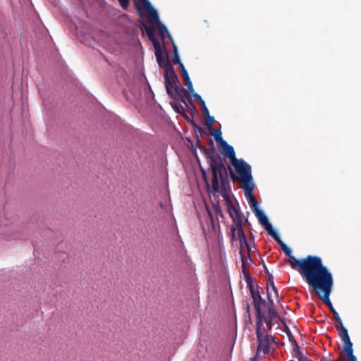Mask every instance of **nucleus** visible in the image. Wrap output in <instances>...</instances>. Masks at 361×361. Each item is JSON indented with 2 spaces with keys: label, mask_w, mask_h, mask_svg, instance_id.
Masks as SVG:
<instances>
[{
  "label": "nucleus",
  "mask_w": 361,
  "mask_h": 361,
  "mask_svg": "<svg viewBox=\"0 0 361 361\" xmlns=\"http://www.w3.org/2000/svg\"><path fill=\"white\" fill-rule=\"evenodd\" d=\"M198 130H199V132H202L203 131L202 128H200V127L198 128Z\"/></svg>",
  "instance_id": "obj_46"
},
{
  "label": "nucleus",
  "mask_w": 361,
  "mask_h": 361,
  "mask_svg": "<svg viewBox=\"0 0 361 361\" xmlns=\"http://www.w3.org/2000/svg\"><path fill=\"white\" fill-rule=\"evenodd\" d=\"M274 319H275V317H266L264 316V314H263L262 323L263 322L266 323L268 330H269V331L271 329V328L274 325V324H273Z\"/></svg>",
  "instance_id": "obj_23"
},
{
  "label": "nucleus",
  "mask_w": 361,
  "mask_h": 361,
  "mask_svg": "<svg viewBox=\"0 0 361 361\" xmlns=\"http://www.w3.org/2000/svg\"><path fill=\"white\" fill-rule=\"evenodd\" d=\"M321 361H336L332 358L331 354L329 353L326 356H322L320 359Z\"/></svg>",
  "instance_id": "obj_36"
},
{
  "label": "nucleus",
  "mask_w": 361,
  "mask_h": 361,
  "mask_svg": "<svg viewBox=\"0 0 361 361\" xmlns=\"http://www.w3.org/2000/svg\"><path fill=\"white\" fill-rule=\"evenodd\" d=\"M150 40L153 43V45H154V47L155 49V53L161 52V45H160L159 42L157 39H156L154 37L153 39H150Z\"/></svg>",
  "instance_id": "obj_30"
},
{
  "label": "nucleus",
  "mask_w": 361,
  "mask_h": 361,
  "mask_svg": "<svg viewBox=\"0 0 361 361\" xmlns=\"http://www.w3.org/2000/svg\"><path fill=\"white\" fill-rule=\"evenodd\" d=\"M135 6H136V8L137 10H140L141 9V8H140V5L138 4V3H135Z\"/></svg>",
  "instance_id": "obj_44"
},
{
  "label": "nucleus",
  "mask_w": 361,
  "mask_h": 361,
  "mask_svg": "<svg viewBox=\"0 0 361 361\" xmlns=\"http://www.w3.org/2000/svg\"><path fill=\"white\" fill-rule=\"evenodd\" d=\"M201 172L204 181L206 182L207 184H208L206 171L202 168H201Z\"/></svg>",
  "instance_id": "obj_38"
},
{
  "label": "nucleus",
  "mask_w": 361,
  "mask_h": 361,
  "mask_svg": "<svg viewBox=\"0 0 361 361\" xmlns=\"http://www.w3.org/2000/svg\"><path fill=\"white\" fill-rule=\"evenodd\" d=\"M288 257L286 262L293 269H298L309 287L329 271L318 256L307 255L300 259H297L292 254Z\"/></svg>",
  "instance_id": "obj_2"
},
{
  "label": "nucleus",
  "mask_w": 361,
  "mask_h": 361,
  "mask_svg": "<svg viewBox=\"0 0 361 361\" xmlns=\"http://www.w3.org/2000/svg\"><path fill=\"white\" fill-rule=\"evenodd\" d=\"M336 329L339 331V336L343 342V347L353 346V343L350 341L348 330L344 327H338V325H335Z\"/></svg>",
  "instance_id": "obj_11"
},
{
  "label": "nucleus",
  "mask_w": 361,
  "mask_h": 361,
  "mask_svg": "<svg viewBox=\"0 0 361 361\" xmlns=\"http://www.w3.org/2000/svg\"><path fill=\"white\" fill-rule=\"evenodd\" d=\"M242 271L245 277V279H246V282H247V285L248 284V281L250 283H252V279L250 277V273H249V271L247 268V266H245V267H242Z\"/></svg>",
  "instance_id": "obj_29"
},
{
  "label": "nucleus",
  "mask_w": 361,
  "mask_h": 361,
  "mask_svg": "<svg viewBox=\"0 0 361 361\" xmlns=\"http://www.w3.org/2000/svg\"><path fill=\"white\" fill-rule=\"evenodd\" d=\"M267 289V298H268V303H267V309H268V317H279L278 312L275 309V306L274 304L273 300L270 298L269 293V289Z\"/></svg>",
  "instance_id": "obj_16"
},
{
  "label": "nucleus",
  "mask_w": 361,
  "mask_h": 361,
  "mask_svg": "<svg viewBox=\"0 0 361 361\" xmlns=\"http://www.w3.org/2000/svg\"><path fill=\"white\" fill-rule=\"evenodd\" d=\"M343 351L348 356L349 361H357L356 356L353 355V346L343 347Z\"/></svg>",
  "instance_id": "obj_20"
},
{
  "label": "nucleus",
  "mask_w": 361,
  "mask_h": 361,
  "mask_svg": "<svg viewBox=\"0 0 361 361\" xmlns=\"http://www.w3.org/2000/svg\"><path fill=\"white\" fill-rule=\"evenodd\" d=\"M206 118V125L209 130H213L212 124L214 122V118L209 115L208 116H205Z\"/></svg>",
  "instance_id": "obj_26"
},
{
  "label": "nucleus",
  "mask_w": 361,
  "mask_h": 361,
  "mask_svg": "<svg viewBox=\"0 0 361 361\" xmlns=\"http://www.w3.org/2000/svg\"><path fill=\"white\" fill-rule=\"evenodd\" d=\"M268 284H269L271 286L272 290L275 293L276 296H278V290H277L276 287L274 285V279L271 275L269 276V277H268L267 285Z\"/></svg>",
  "instance_id": "obj_28"
},
{
  "label": "nucleus",
  "mask_w": 361,
  "mask_h": 361,
  "mask_svg": "<svg viewBox=\"0 0 361 361\" xmlns=\"http://www.w3.org/2000/svg\"><path fill=\"white\" fill-rule=\"evenodd\" d=\"M334 318L336 319V322H337V324L336 325H338V327H342V326H344L343 324V322H342V319L340 317L339 314L338 312H335V317Z\"/></svg>",
  "instance_id": "obj_33"
},
{
  "label": "nucleus",
  "mask_w": 361,
  "mask_h": 361,
  "mask_svg": "<svg viewBox=\"0 0 361 361\" xmlns=\"http://www.w3.org/2000/svg\"><path fill=\"white\" fill-rule=\"evenodd\" d=\"M235 232L237 233V237L238 239L242 238L244 240V238H245V234L244 233V231L243 229L242 223H239L235 225H233L231 227V233H232V239L235 238Z\"/></svg>",
  "instance_id": "obj_14"
},
{
  "label": "nucleus",
  "mask_w": 361,
  "mask_h": 361,
  "mask_svg": "<svg viewBox=\"0 0 361 361\" xmlns=\"http://www.w3.org/2000/svg\"><path fill=\"white\" fill-rule=\"evenodd\" d=\"M159 66L164 70V74L174 71L168 57H164L161 52L155 53Z\"/></svg>",
  "instance_id": "obj_8"
},
{
  "label": "nucleus",
  "mask_w": 361,
  "mask_h": 361,
  "mask_svg": "<svg viewBox=\"0 0 361 361\" xmlns=\"http://www.w3.org/2000/svg\"><path fill=\"white\" fill-rule=\"evenodd\" d=\"M157 27L159 30V34L161 39L164 41L166 37H171L166 27L163 25L161 22H159Z\"/></svg>",
  "instance_id": "obj_19"
},
{
  "label": "nucleus",
  "mask_w": 361,
  "mask_h": 361,
  "mask_svg": "<svg viewBox=\"0 0 361 361\" xmlns=\"http://www.w3.org/2000/svg\"><path fill=\"white\" fill-rule=\"evenodd\" d=\"M229 215L233 220V225L242 223V214L238 209L233 205H230L228 208Z\"/></svg>",
  "instance_id": "obj_12"
},
{
  "label": "nucleus",
  "mask_w": 361,
  "mask_h": 361,
  "mask_svg": "<svg viewBox=\"0 0 361 361\" xmlns=\"http://www.w3.org/2000/svg\"><path fill=\"white\" fill-rule=\"evenodd\" d=\"M173 62L175 64H178L180 61V57L178 53V48L176 45L173 43Z\"/></svg>",
  "instance_id": "obj_24"
},
{
  "label": "nucleus",
  "mask_w": 361,
  "mask_h": 361,
  "mask_svg": "<svg viewBox=\"0 0 361 361\" xmlns=\"http://www.w3.org/2000/svg\"><path fill=\"white\" fill-rule=\"evenodd\" d=\"M209 142V147L200 144L198 147L204 154L212 172V190L214 192H219L221 190V193H224L226 191L227 185L229 183L227 169L223 161L219 159L213 141L210 140ZM222 195H224V194Z\"/></svg>",
  "instance_id": "obj_1"
},
{
  "label": "nucleus",
  "mask_w": 361,
  "mask_h": 361,
  "mask_svg": "<svg viewBox=\"0 0 361 361\" xmlns=\"http://www.w3.org/2000/svg\"><path fill=\"white\" fill-rule=\"evenodd\" d=\"M181 74H182L183 79L185 78V77H188L189 76L188 73L186 71V69L184 70V71H181Z\"/></svg>",
  "instance_id": "obj_41"
},
{
  "label": "nucleus",
  "mask_w": 361,
  "mask_h": 361,
  "mask_svg": "<svg viewBox=\"0 0 361 361\" xmlns=\"http://www.w3.org/2000/svg\"><path fill=\"white\" fill-rule=\"evenodd\" d=\"M164 85L167 94L170 97L176 98L182 94L181 102L187 105L185 99H190L189 94L184 87H183L179 82L178 77L175 70L164 74Z\"/></svg>",
  "instance_id": "obj_5"
},
{
  "label": "nucleus",
  "mask_w": 361,
  "mask_h": 361,
  "mask_svg": "<svg viewBox=\"0 0 361 361\" xmlns=\"http://www.w3.org/2000/svg\"><path fill=\"white\" fill-rule=\"evenodd\" d=\"M247 286L250 290V296L252 299V304L256 311V321H261L263 317L261 305H265L266 301L262 298L258 290V286H255L252 283H250L249 281Z\"/></svg>",
  "instance_id": "obj_7"
},
{
  "label": "nucleus",
  "mask_w": 361,
  "mask_h": 361,
  "mask_svg": "<svg viewBox=\"0 0 361 361\" xmlns=\"http://www.w3.org/2000/svg\"><path fill=\"white\" fill-rule=\"evenodd\" d=\"M247 312H250V305H249V304H247Z\"/></svg>",
  "instance_id": "obj_45"
},
{
  "label": "nucleus",
  "mask_w": 361,
  "mask_h": 361,
  "mask_svg": "<svg viewBox=\"0 0 361 361\" xmlns=\"http://www.w3.org/2000/svg\"><path fill=\"white\" fill-rule=\"evenodd\" d=\"M183 80H184V84L188 88V92L190 93V94H193V92H194V88H193V86H192V83L190 80V77H185V78H183Z\"/></svg>",
  "instance_id": "obj_22"
},
{
  "label": "nucleus",
  "mask_w": 361,
  "mask_h": 361,
  "mask_svg": "<svg viewBox=\"0 0 361 361\" xmlns=\"http://www.w3.org/2000/svg\"><path fill=\"white\" fill-rule=\"evenodd\" d=\"M172 101L171 102V106L172 108L178 114L183 115L184 109L182 104L179 102V99L181 100L182 96H177L176 98L171 97Z\"/></svg>",
  "instance_id": "obj_15"
},
{
  "label": "nucleus",
  "mask_w": 361,
  "mask_h": 361,
  "mask_svg": "<svg viewBox=\"0 0 361 361\" xmlns=\"http://www.w3.org/2000/svg\"><path fill=\"white\" fill-rule=\"evenodd\" d=\"M211 133H212V135H214V139L215 140L219 142L220 145H221V143L223 142H226L221 137V132L220 130H215L214 128H213V130H210Z\"/></svg>",
  "instance_id": "obj_21"
},
{
  "label": "nucleus",
  "mask_w": 361,
  "mask_h": 361,
  "mask_svg": "<svg viewBox=\"0 0 361 361\" xmlns=\"http://www.w3.org/2000/svg\"><path fill=\"white\" fill-rule=\"evenodd\" d=\"M245 195L247 197L249 204L252 211L259 208V204L255 196L253 195L254 184L246 185L244 188Z\"/></svg>",
  "instance_id": "obj_9"
},
{
  "label": "nucleus",
  "mask_w": 361,
  "mask_h": 361,
  "mask_svg": "<svg viewBox=\"0 0 361 361\" xmlns=\"http://www.w3.org/2000/svg\"><path fill=\"white\" fill-rule=\"evenodd\" d=\"M145 31L149 39H153L154 37V29L151 27L145 26Z\"/></svg>",
  "instance_id": "obj_31"
},
{
  "label": "nucleus",
  "mask_w": 361,
  "mask_h": 361,
  "mask_svg": "<svg viewBox=\"0 0 361 361\" xmlns=\"http://www.w3.org/2000/svg\"><path fill=\"white\" fill-rule=\"evenodd\" d=\"M334 286V279L331 273L329 271L311 286L309 287L310 293L314 292L330 309L335 317L337 312L330 301L331 295Z\"/></svg>",
  "instance_id": "obj_3"
},
{
  "label": "nucleus",
  "mask_w": 361,
  "mask_h": 361,
  "mask_svg": "<svg viewBox=\"0 0 361 361\" xmlns=\"http://www.w3.org/2000/svg\"><path fill=\"white\" fill-rule=\"evenodd\" d=\"M123 9H126L129 6V0H118Z\"/></svg>",
  "instance_id": "obj_34"
},
{
  "label": "nucleus",
  "mask_w": 361,
  "mask_h": 361,
  "mask_svg": "<svg viewBox=\"0 0 361 361\" xmlns=\"http://www.w3.org/2000/svg\"><path fill=\"white\" fill-rule=\"evenodd\" d=\"M221 146L224 150L225 156L229 159L231 163H233V161L238 159L235 157V152L234 151L233 147L231 145H228L226 141L223 142Z\"/></svg>",
  "instance_id": "obj_10"
},
{
  "label": "nucleus",
  "mask_w": 361,
  "mask_h": 361,
  "mask_svg": "<svg viewBox=\"0 0 361 361\" xmlns=\"http://www.w3.org/2000/svg\"><path fill=\"white\" fill-rule=\"evenodd\" d=\"M238 240H239V243H240V250L239 251H243L244 252V246H246L247 247V250H248L249 252L251 251V248H250V245L247 243V240L246 237L244 238V240L240 238V239H238Z\"/></svg>",
  "instance_id": "obj_25"
},
{
  "label": "nucleus",
  "mask_w": 361,
  "mask_h": 361,
  "mask_svg": "<svg viewBox=\"0 0 361 361\" xmlns=\"http://www.w3.org/2000/svg\"><path fill=\"white\" fill-rule=\"evenodd\" d=\"M253 212H255V216L258 218V220H260L261 219L266 216L264 213L259 208Z\"/></svg>",
  "instance_id": "obj_32"
},
{
  "label": "nucleus",
  "mask_w": 361,
  "mask_h": 361,
  "mask_svg": "<svg viewBox=\"0 0 361 361\" xmlns=\"http://www.w3.org/2000/svg\"><path fill=\"white\" fill-rule=\"evenodd\" d=\"M193 97L199 102V103L200 102V101L202 100V98L201 97V96L200 94H198L197 93L195 92V91L193 92V94H192Z\"/></svg>",
  "instance_id": "obj_37"
},
{
  "label": "nucleus",
  "mask_w": 361,
  "mask_h": 361,
  "mask_svg": "<svg viewBox=\"0 0 361 361\" xmlns=\"http://www.w3.org/2000/svg\"><path fill=\"white\" fill-rule=\"evenodd\" d=\"M200 104L202 106V109H203L204 107L207 106L206 104H205V102H204V101L203 99L202 101H200Z\"/></svg>",
  "instance_id": "obj_43"
},
{
  "label": "nucleus",
  "mask_w": 361,
  "mask_h": 361,
  "mask_svg": "<svg viewBox=\"0 0 361 361\" xmlns=\"http://www.w3.org/2000/svg\"><path fill=\"white\" fill-rule=\"evenodd\" d=\"M240 255V261H241V266L245 267L247 266V263L248 260H250V255L248 256V258L246 257V256L244 254L243 251H239Z\"/></svg>",
  "instance_id": "obj_27"
},
{
  "label": "nucleus",
  "mask_w": 361,
  "mask_h": 361,
  "mask_svg": "<svg viewBox=\"0 0 361 361\" xmlns=\"http://www.w3.org/2000/svg\"><path fill=\"white\" fill-rule=\"evenodd\" d=\"M295 357L299 360V361H305L306 360V358L305 357V356L302 355V353L301 352H300L299 350H298L296 353H295Z\"/></svg>",
  "instance_id": "obj_35"
},
{
  "label": "nucleus",
  "mask_w": 361,
  "mask_h": 361,
  "mask_svg": "<svg viewBox=\"0 0 361 361\" xmlns=\"http://www.w3.org/2000/svg\"><path fill=\"white\" fill-rule=\"evenodd\" d=\"M235 173L238 174L236 176L231 171V177L233 180H238L246 185H252V176L251 173V166L243 159H237L231 163Z\"/></svg>",
  "instance_id": "obj_6"
},
{
  "label": "nucleus",
  "mask_w": 361,
  "mask_h": 361,
  "mask_svg": "<svg viewBox=\"0 0 361 361\" xmlns=\"http://www.w3.org/2000/svg\"><path fill=\"white\" fill-rule=\"evenodd\" d=\"M202 111H203V114H204V116H208L209 115V109L207 106L204 107L202 109Z\"/></svg>",
  "instance_id": "obj_39"
},
{
  "label": "nucleus",
  "mask_w": 361,
  "mask_h": 361,
  "mask_svg": "<svg viewBox=\"0 0 361 361\" xmlns=\"http://www.w3.org/2000/svg\"><path fill=\"white\" fill-rule=\"evenodd\" d=\"M272 238L281 246L282 250L287 256L290 255L292 254L291 249L283 242V240L279 236L278 233L275 234L274 236H272Z\"/></svg>",
  "instance_id": "obj_18"
},
{
  "label": "nucleus",
  "mask_w": 361,
  "mask_h": 361,
  "mask_svg": "<svg viewBox=\"0 0 361 361\" xmlns=\"http://www.w3.org/2000/svg\"><path fill=\"white\" fill-rule=\"evenodd\" d=\"M178 65V66H179V68L180 69V72L182 71L185 70V68L184 65L181 62H180Z\"/></svg>",
  "instance_id": "obj_42"
},
{
  "label": "nucleus",
  "mask_w": 361,
  "mask_h": 361,
  "mask_svg": "<svg viewBox=\"0 0 361 361\" xmlns=\"http://www.w3.org/2000/svg\"><path fill=\"white\" fill-rule=\"evenodd\" d=\"M143 4L144 7L149 11V16L152 20L156 22L157 25H158L159 22H160L159 19V16L155 9H154L150 3L147 0H140Z\"/></svg>",
  "instance_id": "obj_13"
},
{
  "label": "nucleus",
  "mask_w": 361,
  "mask_h": 361,
  "mask_svg": "<svg viewBox=\"0 0 361 361\" xmlns=\"http://www.w3.org/2000/svg\"><path fill=\"white\" fill-rule=\"evenodd\" d=\"M259 221L267 231L268 234L270 235L271 237L274 236V235L277 233V232L274 230L271 224L269 222L267 216L261 219L260 220H259Z\"/></svg>",
  "instance_id": "obj_17"
},
{
  "label": "nucleus",
  "mask_w": 361,
  "mask_h": 361,
  "mask_svg": "<svg viewBox=\"0 0 361 361\" xmlns=\"http://www.w3.org/2000/svg\"><path fill=\"white\" fill-rule=\"evenodd\" d=\"M256 336L257 354L269 355L274 351V345H276V338L265 331L262 320L256 321Z\"/></svg>",
  "instance_id": "obj_4"
},
{
  "label": "nucleus",
  "mask_w": 361,
  "mask_h": 361,
  "mask_svg": "<svg viewBox=\"0 0 361 361\" xmlns=\"http://www.w3.org/2000/svg\"><path fill=\"white\" fill-rule=\"evenodd\" d=\"M336 361H347V360L343 354H340Z\"/></svg>",
  "instance_id": "obj_40"
}]
</instances>
